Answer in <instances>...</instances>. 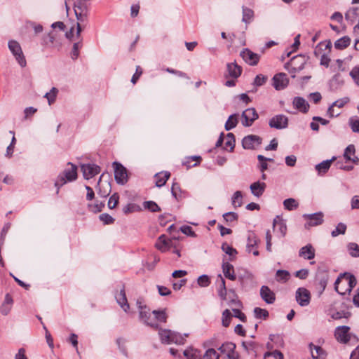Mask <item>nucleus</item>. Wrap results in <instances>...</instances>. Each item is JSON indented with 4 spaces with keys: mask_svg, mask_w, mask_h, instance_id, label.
<instances>
[{
    "mask_svg": "<svg viewBox=\"0 0 359 359\" xmlns=\"http://www.w3.org/2000/svg\"><path fill=\"white\" fill-rule=\"evenodd\" d=\"M334 335L338 342L344 344L355 345L359 341L355 334L350 332V327L346 325L337 327Z\"/></svg>",
    "mask_w": 359,
    "mask_h": 359,
    "instance_id": "obj_3",
    "label": "nucleus"
},
{
    "mask_svg": "<svg viewBox=\"0 0 359 359\" xmlns=\"http://www.w3.org/2000/svg\"><path fill=\"white\" fill-rule=\"evenodd\" d=\"M304 61L302 56H295L292 57L290 62L288 64L291 67L289 69L290 73L299 72L304 68Z\"/></svg>",
    "mask_w": 359,
    "mask_h": 359,
    "instance_id": "obj_19",
    "label": "nucleus"
},
{
    "mask_svg": "<svg viewBox=\"0 0 359 359\" xmlns=\"http://www.w3.org/2000/svg\"><path fill=\"white\" fill-rule=\"evenodd\" d=\"M358 15H359V7L358 8H353L349 10L346 13V20H353Z\"/></svg>",
    "mask_w": 359,
    "mask_h": 359,
    "instance_id": "obj_58",
    "label": "nucleus"
},
{
    "mask_svg": "<svg viewBox=\"0 0 359 359\" xmlns=\"http://www.w3.org/2000/svg\"><path fill=\"white\" fill-rule=\"evenodd\" d=\"M303 217L306 220L305 227L307 229L320 225L323 222V215L320 212L313 214H304Z\"/></svg>",
    "mask_w": 359,
    "mask_h": 359,
    "instance_id": "obj_14",
    "label": "nucleus"
},
{
    "mask_svg": "<svg viewBox=\"0 0 359 359\" xmlns=\"http://www.w3.org/2000/svg\"><path fill=\"white\" fill-rule=\"evenodd\" d=\"M152 313L154 316V319L160 323H165L167 320L168 316L165 310H154Z\"/></svg>",
    "mask_w": 359,
    "mask_h": 359,
    "instance_id": "obj_43",
    "label": "nucleus"
},
{
    "mask_svg": "<svg viewBox=\"0 0 359 359\" xmlns=\"http://www.w3.org/2000/svg\"><path fill=\"white\" fill-rule=\"evenodd\" d=\"M295 299L299 306H307L310 304L311 294L306 288L299 287L295 292Z\"/></svg>",
    "mask_w": 359,
    "mask_h": 359,
    "instance_id": "obj_8",
    "label": "nucleus"
},
{
    "mask_svg": "<svg viewBox=\"0 0 359 359\" xmlns=\"http://www.w3.org/2000/svg\"><path fill=\"white\" fill-rule=\"evenodd\" d=\"M267 80V76H264L263 74H258L255 78L253 85L255 86H261L265 83Z\"/></svg>",
    "mask_w": 359,
    "mask_h": 359,
    "instance_id": "obj_57",
    "label": "nucleus"
},
{
    "mask_svg": "<svg viewBox=\"0 0 359 359\" xmlns=\"http://www.w3.org/2000/svg\"><path fill=\"white\" fill-rule=\"evenodd\" d=\"M222 270L226 278L234 280L236 275L234 273L233 266L229 262H224L222 264Z\"/></svg>",
    "mask_w": 359,
    "mask_h": 359,
    "instance_id": "obj_30",
    "label": "nucleus"
},
{
    "mask_svg": "<svg viewBox=\"0 0 359 359\" xmlns=\"http://www.w3.org/2000/svg\"><path fill=\"white\" fill-rule=\"evenodd\" d=\"M355 146L353 144H350L345 149L343 157H351L355 154Z\"/></svg>",
    "mask_w": 359,
    "mask_h": 359,
    "instance_id": "obj_64",
    "label": "nucleus"
},
{
    "mask_svg": "<svg viewBox=\"0 0 359 359\" xmlns=\"http://www.w3.org/2000/svg\"><path fill=\"white\" fill-rule=\"evenodd\" d=\"M184 357L187 359H202V353L193 347H189L183 352Z\"/></svg>",
    "mask_w": 359,
    "mask_h": 359,
    "instance_id": "obj_28",
    "label": "nucleus"
},
{
    "mask_svg": "<svg viewBox=\"0 0 359 359\" xmlns=\"http://www.w3.org/2000/svg\"><path fill=\"white\" fill-rule=\"evenodd\" d=\"M235 147V137L231 133H228L224 137V142L223 148L226 150L231 151Z\"/></svg>",
    "mask_w": 359,
    "mask_h": 359,
    "instance_id": "obj_31",
    "label": "nucleus"
},
{
    "mask_svg": "<svg viewBox=\"0 0 359 359\" xmlns=\"http://www.w3.org/2000/svg\"><path fill=\"white\" fill-rule=\"evenodd\" d=\"M264 359H284L283 355L278 351L267 352L264 354Z\"/></svg>",
    "mask_w": 359,
    "mask_h": 359,
    "instance_id": "obj_52",
    "label": "nucleus"
},
{
    "mask_svg": "<svg viewBox=\"0 0 359 359\" xmlns=\"http://www.w3.org/2000/svg\"><path fill=\"white\" fill-rule=\"evenodd\" d=\"M74 10L77 20L84 22L87 20L88 8L84 1L77 0L74 4Z\"/></svg>",
    "mask_w": 359,
    "mask_h": 359,
    "instance_id": "obj_9",
    "label": "nucleus"
},
{
    "mask_svg": "<svg viewBox=\"0 0 359 359\" xmlns=\"http://www.w3.org/2000/svg\"><path fill=\"white\" fill-rule=\"evenodd\" d=\"M260 296L262 299L269 304H273L276 300L275 293L266 285H263L260 289Z\"/></svg>",
    "mask_w": 359,
    "mask_h": 359,
    "instance_id": "obj_18",
    "label": "nucleus"
},
{
    "mask_svg": "<svg viewBox=\"0 0 359 359\" xmlns=\"http://www.w3.org/2000/svg\"><path fill=\"white\" fill-rule=\"evenodd\" d=\"M350 101V98L348 97H344L340 98L332 103V106L337 107L338 108L344 107L347 103Z\"/></svg>",
    "mask_w": 359,
    "mask_h": 359,
    "instance_id": "obj_55",
    "label": "nucleus"
},
{
    "mask_svg": "<svg viewBox=\"0 0 359 359\" xmlns=\"http://www.w3.org/2000/svg\"><path fill=\"white\" fill-rule=\"evenodd\" d=\"M311 356L313 359H325L326 353L325 351L320 346H311Z\"/></svg>",
    "mask_w": 359,
    "mask_h": 359,
    "instance_id": "obj_35",
    "label": "nucleus"
},
{
    "mask_svg": "<svg viewBox=\"0 0 359 359\" xmlns=\"http://www.w3.org/2000/svg\"><path fill=\"white\" fill-rule=\"evenodd\" d=\"M58 93V89L53 87L49 92L45 94L44 97L47 99L49 105L53 104L55 102Z\"/></svg>",
    "mask_w": 359,
    "mask_h": 359,
    "instance_id": "obj_39",
    "label": "nucleus"
},
{
    "mask_svg": "<svg viewBox=\"0 0 359 359\" xmlns=\"http://www.w3.org/2000/svg\"><path fill=\"white\" fill-rule=\"evenodd\" d=\"M143 206L145 209H147L153 212H158L161 210L159 206L155 202L151 201L144 202Z\"/></svg>",
    "mask_w": 359,
    "mask_h": 359,
    "instance_id": "obj_49",
    "label": "nucleus"
},
{
    "mask_svg": "<svg viewBox=\"0 0 359 359\" xmlns=\"http://www.w3.org/2000/svg\"><path fill=\"white\" fill-rule=\"evenodd\" d=\"M350 126L355 133H359V119L351 118L349 119Z\"/></svg>",
    "mask_w": 359,
    "mask_h": 359,
    "instance_id": "obj_62",
    "label": "nucleus"
},
{
    "mask_svg": "<svg viewBox=\"0 0 359 359\" xmlns=\"http://www.w3.org/2000/svg\"><path fill=\"white\" fill-rule=\"evenodd\" d=\"M119 196L117 194H114L109 199L108 207L109 209H114L118 203Z\"/></svg>",
    "mask_w": 359,
    "mask_h": 359,
    "instance_id": "obj_59",
    "label": "nucleus"
},
{
    "mask_svg": "<svg viewBox=\"0 0 359 359\" xmlns=\"http://www.w3.org/2000/svg\"><path fill=\"white\" fill-rule=\"evenodd\" d=\"M341 161H337L336 165L338 168L349 170L353 168V165L357 163L359 158H341Z\"/></svg>",
    "mask_w": 359,
    "mask_h": 359,
    "instance_id": "obj_25",
    "label": "nucleus"
},
{
    "mask_svg": "<svg viewBox=\"0 0 359 359\" xmlns=\"http://www.w3.org/2000/svg\"><path fill=\"white\" fill-rule=\"evenodd\" d=\"M357 86H359V65L355 66L349 73Z\"/></svg>",
    "mask_w": 359,
    "mask_h": 359,
    "instance_id": "obj_51",
    "label": "nucleus"
},
{
    "mask_svg": "<svg viewBox=\"0 0 359 359\" xmlns=\"http://www.w3.org/2000/svg\"><path fill=\"white\" fill-rule=\"evenodd\" d=\"M337 158H330L323 161L320 163L316 165V170L318 171L319 175H323L327 172L330 168L332 163Z\"/></svg>",
    "mask_w": 359,
    "mask_h": 359,
    "instance_id": "obj_29",
    "label": "nucleus"
},
{
    "mask_svg": "<svg viewBox=\"0 0 359 359\" xmlns=\"http://www.w3.org/2000/svg\"><path fill=\"white\" fill-rule=\"evenodd\" d=\"M232 314L229 309H226L222 313V323L224 327H228L231 323Z\"/></svg>",
    "mask_w": 359,
    "mask_h": 359,
    "instance_id": "obj_47",
    "label": "nucleus"
},
{
    "mask_svg": "<svg viewBox=\"0 0 359 359\" xmlns=\"http://www.w3.org/2000/svg\"><path fill=\"white\" fill-rule=\"evenodd\" d=\"M261 143L262 138L255 135H247L242 140V146L245 149H256Z\"/></svg>",
    "mask_w": 359,
    "mask_h": 359,
    "instance_id": "obj_12",
    "label": "nucleus"
},
{
    "mask_svg": "<svg viewBox=\"0 0 359 359\" xmlns=\"http://www.w3.org/2000/svg\"><path fill=\"white\" fill-rule=\"evenodd\" d=\"M351 43V39L348 36H344L334 42V48L337 50H343L347 48Z\"/></svg>",
    "mask_w": 359,
    "mask_h": 359,
    "instance_id": "obj_34",
    "label": "nucleus"
},
{
    "mask_svg": "<svg viewBox=\"0 0 359 359\" xmlns=\"http://www.w3.org/2000/svg\"><path fill=\"white\" fill-rule=\"evenodd\" d=\"M292 104L294 107L301 112L306 113L309 111V104L306 100L302 97H295Z\"/></svg>",
    "mask_w": 359,
    "mask_h": 359,
    "instance_id": "obj_20",
    "label": "nucleus"
},
{
    "mask_svg": "<svg viewBox=\"0 0 359 359\" xmlns=\"http://www.w3.org/2000/svg\"><path fill=\"white\" fill-rule=\"evenodd\" d=\"M290 278V273L285 270H278L276 274V278L278 281L286 282Z\"/></svg>",
    "mask_w": 359,
    "mask_h": 359,
    "instance_id": "obj_48",
    "label": "nucleus"
},
{
    "mask_svg": "<svg viewBox=\"0 0 359 359\" xmlns=\"http://www.w3.org/2000/svg\"><path fill=\"white\" fill-rule=\"evenodd\" d=\"M259 239L254 233L249 234L247 242V250L249 253L251 252L252 248H257Z\"/></svg>",
    "mask_w": 359,
    "mask_h": 359,
    "instance_id": "obj_36",
    "label": "nucleus"
},
{
    "mask_svg": "<svg viewBox=\"0 0 359 359\" xmlns=\"http://www.w3.org/2000/svg\"><path fill=\"white\" fill-rule=\"evenodd\" d=\"M240 55L245 62L251 66L257 65L260 59L258 54L253 53L248 48H245L241 52Z\"/></svg>",
    "mask_w": 359,
    "mask_h": 359,
    "instance_id": "obj_15",
    "label": "nucleus"
},
{
    "mask_svg": "<svg viewBox=\"0 0 359 359\" xmlns=\"http://www.w3.org/2000/svg\"><path fill=\"white\" fill-rule=\"evenodd\" d=\"M82 46L81 42L74 43L73 45L72 50L71 52V57L73 60L77 59L79 55V48Z\"/></svg>",
    "mask_w": 359,
    "mask_h": 359,
    "instance_id": "obj_56",
    "label": "nucleus"
},
{
    "mask_svg": "<svg viewBox=\"0 0 359 359\" xmlns=\"http://www.w3.org/2000/svg\"><path fill=\"white\" fill-rule=\"evenodd\" d=\"M259 116L255 108H248L244 110L241 115V122L245 127L250 126L258 118Z\"/></svg>",
    "mask_w": 359,
    "mask_h": 359,
    "instance_id": "obj_11",
    "label": "nucleus"
},
{
    "mask_svg": "<svg viewBox=\"0 0 359 359\" xmlns=\"http://www.w3.org/2000/svg\"><path fill=\"white\" fill-rule=\"evenodd\" d=\"M222 250L223 252H224L226 255H228L230 257V261L233 260L238 254L237 250L226 243H224L222 245Z\"/></svg>",
    "mask_w": 359,
    "mask_h": 359,
    "instance_id": "obj_38",
    "label": "nucleus"
},
{
    "mask_svg": "<svg viewBox=\"0 0 359 359\" xmlns=\"http://www.w3.org/2000/svg\"><path fill=\"white\" fill-rule=\"evenodd\" d=\"M218 350L220 352L219 359H239L238 353L236 351V345L232 342L224 343Z\"/></svg>",
    "mask_w": 359,
    "mask_h": 359,
    "instance_id": "obj_6",
    "label": "nucleus"
},
{
    "mask_svg": "<svg viewBox=\"0 0 359 359\" xmlns=\"http://www.w3.org/2000/svg\"><path fill=\"white\" fill-rule=\"evenodd\" d=\"M228 75L233 78H238L242 73V68L236 62H231L226 65Z\"/></svg>",
    "mask_w": 359,
    "mask_h": 359,
    "instance_id": "obj_22",
    "label": "nucleus"
},
{
    "mask_svg": "<svg viewBox=\"0 0 359 359\" xmlns=\"http://www.w3.org/2000/svg\"><path fill=\"white\" fill-rule=\"evenodd\" d=\"M283 205L285 209L292 210L298 207V203L294 198H287L283 201Z\"/></svg>",
    "mask_w": 359,
    "mask_h": 359,
    "instance_id": "obj_45",
    "label": "nucleus"
},
{
    "mask_svg": "<svg viewBox=\"0 0 359 359\" xmlns=\"http://www.w3.org/2000/svg\"><path fill=\"white\" fill-rule=\"evenodd\" d=\"M8 46L19 65L21 67H26L27 61L20 44L15 40H10L8 43Z\"/></svg>",
    "mask_w": 359,
    "mask_h": 359,
    "instance_id": "obj_5",
    "label": "nucleus"
},
{
    "mask_svg": "<svg viewBox=\"0 0 359 359\" xmlns=\"http://www.w3.org/2000/svg\"><path fill=\"white\" fill-rule=\"evenodd\" d=\"M170 176V173L168 171H163L156 173L154 176L156 179V186L161 187L165 185Z\"/></svg>",
    "mask_w": 359,
    "mask_h": 359,
    "instance_id": "obj_27",
    "label": "nucleus"
},
{
    "mask_svg": "<svg viewBox=\"0 0 359 359\" xmlns=\"http://www.w3.org/2000/svg\"><path fill=\"white\" fill-rule=\"evenodd\" d=\"M299 255L305 259H312L315 257V249L311 244H308L299 250Z\"/></svg>",
    "mask_w": 359,
    "mask_h": 359,
    "instance_id": "obj_24",
    "label": "nucleus"
},
{
    "mask_svg": "<svg viewBox=\"0 0 359 359\" xmlns=\"http://www.w3.org/2000/svg\"><path fill=\"white\" fill-rule=\"evenodd\" d=\"M113 168L114 169V177L116 182L118 184H125L128 181L126 168L118 162H114Z\"/></svg>",
    "mask_w": 359,
    "mask_h": 359,
    "instance_id": "obj_7",
    "label": "nucleus"
},
{
    "mask_svg": "<svg viewBox=\"0 0 359 359\" xmlns=\"http://www.w3.org/2000/svg\"><path fill=\"white\" fill-rule=\"evenodd\" d=\"M224 219L226 222H232L237 220L238 215L233 212H226L223 215Z\"/></svg>",
    "mask_w": 359,
    "mask_h": 359,
    "instance_id": "obj_60",
    "label": "nucleus"
},
{
    "mask_svg": "<svg viewBox=\"0 0 359 359\" xmlns=\"http://www.w3.org/2000/svg\"><path fill=\"white\" fill-rule=\"evenodd\" d=\"M81 171L84 179L89 180L98 175L101 171V168L95 164L88 163L81 165Z\"/></svg>",
    "mask_w": 359,
    "mask_h": 359,
    "instance_id": "obj_13",
    "label": "nucleus"
},
{
    "mask_svg": "<svg viewBox=\"0 0 359 359\" xmlns=\"http://www.w3.org/2000/svg\"><path fill=\"white\" fill-rule=\"evenodd\" d=\"M171 192L173 197L177 201L185 197V194L181 190L178 183H173L171 187Z\"/></svg>",
    "mask_w": 359,
    "mask_h": 359,
    "instance_id": "obj_37",
    "label": "nucleus"
},
{
    "mask_svg": "<svg viewBox=\"0 0 359 359\" xmlns=\"http://www.w3.org/2000/svg\"><path fill=\"white\" fill-rule=\"evenodd\" d=\"M203 359H219V353L214 348H208L202 355Z\"/></svg>",
    "mask_w": 359,
    "mask_h": 359,
    "instance_id": "obj_46",
    "label": "nucleus"
},
{
    "mask_svg": "<svg viewBox=\"0 0 359 359\" xmlns=\"http://www.w3.org/2000/svg\"><path fill=\"white\" fill-rule=\"evenodd\" d=\"M118 304L121 307L127 311L129 309V304H128L126 293L124 289L121 290L119 294L116 296Z\"/></svg>",
    "mask_w": 359,
    "mask_h": 359,
    "instance_id": "obj_32",
    "label": "nucleus"
},
{
    "mask_svg": "<svg viewBox=\"0 0 359 359\" xmlns=\"http://www.w3.org/2000/svg\"><path fill=\"white\" fill-rule=\"evenodd\" d=\"M77 177V166L72 163H68L66 168L59 174L55 182L57 193L59 192L60 187L68 182L75 181Z\"/></svg>",
    "mask_w": 359,
    "mask_h": 359,
    "instance_id": "obj_2",
    "label": "nucleus"
},
{
    "mask_svg": "<svg viewBox=\"0 0 359 359\" xmlns=\"http://www.w3.org/2000/svg\"><path fill=\"white\" fill-rule=\"evenodd\" d=\"M238 114H233L229 116L227 121L225 123V130L229 131L233 128H234L238 123Z\"/></svg>",
    "mask_w": 359,
    "mask_h": 359,
    "instance_id": "obj_33",
    "label": "nucleus"
},
{
    "mask_svg": "<svg viewBox=\"0 0 359 359\" xmlns=\"http://www.w3.org/2000/svg\"><path fill=\"white\" fill-rule=\"evenodd\" d=\"M140 318L147 325L155 329L158 328V325L151 317L150 310L146 306H140Z\"/></svg>",
    "mask_w": 359,
    "mask_h": 359,
    "instance_id": "obj_17",
    "label": "nucleus"
},
{
    "mask_svg": "<svg viewBox=\"0 0 359 359\" xmlns=\"http://www.w3.org/2000/svg\"><path fill=\"white\" fill-rule=\"evenodd\" d=\"M269 125L271 128L277 130L284 129L288 126V118L283 114H277L269 119Z\"/></svg>",
    "mask_w": 359,
    "mask_h": 359,
    "instance_id": "obj_10",
    "label": "nucleus"
},
{
    "mask_svg": "<svg viewBox=\"0 0 359 359\" xmlns=\"http://www.w3.org/2000/svg\"><path fill=\"white\" fill-rule=\"evenodd\" d=\"M99 217L104 224H111L114 222V219L107 213L101 214Z\"/></svg>",
    "mask_w": 359,
    "mask_h": 359,
    "instance_id": "obj_61",
    "label": "nucleus"
},
{
    "mask_svg": "<svg viewBox=\"0 0 359 359\" xmlns=\"http://www.w3.org/2000/svg\"><path fill=\"white\" fill-rule=\"evenodd\" d=\"M231 203L234 208L241 207L243 204V196L241 191H236L231 198Z\"/></svg>",
    "mask_w": 359,
    "mask_h": 359,
    "instance_id": "obj_42",
    "label": "nucleus"
},
{
    "mask_svg": "<svg viewBox=\"0 0 359 359\" xmlns=\"http://www.w3.org/2000/svg\"><path fill=\"white\" fill-rule=\"evenodd\" d=\"M254 17V12L252 9L246 7H243V18L242 21L245 23H250Z\"/></svg>",
    "mask_w": 359,
    "mask_h": 359,
    "instance_id": "obj_40",
    "label": "nucleus"
},
{
    "mask_svg": "<svg viewBox=\"0 0 359 359\" xmlns=\"http://www.w3.org/2000/svg\"><path fill=\"white\" fill-rule=\"evenodd\" d=\"M155 245L158 250L164 252L170 249L171 241L168 239L165 235H161L158 237Z\"/></svg>",
    "mask_w": 359,
    "mask_h": 359,
    "instance_id": "obj_21",
    "label": "nucleus"
},
{
    "mask_svg": "<svg viewBox=\"0 0 359 359\" xmlns=\"http://www.w3.org/2000/svg\"><path fill=\"white\" fill-rule=\"evenodd\" d=\"M180 230L184 234H186L187 236H190L192 237L196 236L195 232L193 231L192 228L189 226H187V225L182 226L180 228Z\"/></svg>",
    "mask_w": 359,
    "mask_h": 359,
    "instance_id": "obj_63",
    "label": "nucleus"
},
{
    "mask_svg": "<svg viewBox=\"0 0 359 359\" xmlns=\"http://www.w3.org/2000/svg\"><path fill=\"white\" fill-rule=\"evenodd\" d=\"M288 82V79L285 73L276 74L272 79V86L278 90L285 88Z\"/></svg>",
    "mask_w": 359,
    "mask_h": 359,
    "instance_id": "obj_16",
    "label": "nucleus"
},
{
    "mask_svg": "<svg viewBox=\"0 0 359 359\" xmlns=\"http://www.w3.org/2000/svg\"><path fill=\"white\" fill-rule=\"evenodd\" d=\"M197 283L201 287H208L210 283V280L208 275H201L198 278Z\"/></svg>",
    "mask_w": 359,
    "mask_h": 359,
    "instance_id": "obj_54",
    "label": "nucleus"
},
{
    "mask_svg": "<svg viewBox=\"0 0 359 359\" xmlns=\"http://www.w3.org/2000/svg\"><path fill=\"white\" fill-rule=\"evenodd\" d=\"M273 228L274 231L278 229L282 236H285V235L286 234L287 226H286L285 222H284L283 219H280L278 216H277L273 219Z\"/></svg>",
    "mask_w": 359,
    "mask_h": 359,
    "instance_id": "obj_26",
    "label": "nucleus"
},
{
    "mask_svg": "<svg viewBox=\"0 0 359 359\" xmlns=\"http://www.w3.org/2000/svg\"><path fill=\"white\" fill-rule=\"evenodd\" d=\"M266 185L264 182H255L250 186L252 194L256 197H260L264 192Z\"/></svg>",
    "mask_w": 359,
    "mask_h": 359,
    "instance_id": "obj_23",
    "label": "nucleus"
},
{
    "mask_svg": "<svg viewBox=\"0 0 359 359\" xmlns=\"http://www.w3.org/2000/svg\"><path fill=\"white\" fill-rule=\"evenodd\" d=\"M346 230V226L344 223H339L336 229L331 233L332 237H336L339 234H344Z\"/></svg>",
    "mask_w": 359,
    "mask_h": 359,
    "instance_id": "obj_50",
    "label": "nucleus"
},
{
    "mask_svg": "<svg viewBox=\"0 0 359 359\" xmlns=\"http://www.w3.org/2000/svg\"><path fill=\"white\" fill-rule=\"evenodd\" d=\"M254 316L257 319L266 320L269 317V311L266 309L255 307L253 311Z\"/></svg>",
    "mask_w": 359,
    "mask_h": 359,
    "instance_id": "obj_41",
    "label": "nucleus"
},
{
    "mask_svg": "<svg viewBox=\"0 0 359 359\" xmlns=\"http://www.w3.org/2000/svg\"><path fill=\"white\" fill-rule=\"evenodd\" d=\"M201 160L202 158H188L187 161L182 162V165L186 166L187 169H189L198 165Z\"/></svg>",
    "mask_w": 359,
    "mask_h": 359,
    "instance_id": "obj_53",
    "label": "nucleus"
},
{
    "mask_svg": "<svg viewBox=\"0 0 359 359\" xmlns=\"http://www.w3.org/2000/svg\"><path fill=\"white\" fill-rule=\"evenodd\" d=\"M158 334L161 341L163 344H184L185 342V337L187 334L182 336V334L172 332L170 330H160Z\"/></svg>",
    "mask_w": 359,
    "mask_h": 359,
    "instance_id": "obj_4",
    "label": "nucleus"
},
{
    "mask_svg": "<svg viewBox=\"0 0 359 359\" xmlns=\"http://www.w3.org/2000/svg\"><path fill=\"white\" fill-rule=\"evenodd\" d=\"M355 277L348 272L341 273L334 283L335 290L341 295L350 294L356 285Z\"/></svg>",
    "mask_w": 359,
    "mask_h": 359,
    "instance_id": "obj_1",
    "label": "nucleus"
},
{
    "mask_svg": "<svg viewBox=\"0 0 359 359\" xmlns=\"http://www.w3.org/2000/svg\"><path fill=\"white\" fill-rule=\"evenodd\" d=\"M347 250L349 255L353 257H359V245L355 243H349L347 245Z\"/></svg>",
    "mask_w": 359,
    "mask_h": 359,
    "instance_id": "obj_44",
    "label": "nucleus"
}]
</instances>
